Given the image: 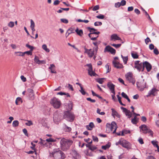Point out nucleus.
Here are the masks:
<instances>
[{"label":"nucleus","instance_id":"obj_50","mask_svg":"<svg viewBox=\"0 0 159 159\" xmlns=\"http://www.w3.org/2000/svg\"><path fill=\"white\" fill-rule=\"evenodd\" d=\"M96 17L98 19H102L104 18V16L103 15L100 14L99 15L96 16Z\"/></svg>","mask_w":159,"mask_h":159},{"label":"nucleus","instance_id":"obj_28","mask_svg":"<svg viewBox=\"0 0 159 159\" xmlns=\"http://www.w3.org/2000/svg\"><path fill=\"white\" fill-rule=\"evenodd\" d=\"M75 31L77 33V34L80 36H81L83 34V31L82 30H79L78 28L75 30Z\"/></svg>","mask_w":159,"mask_h":159},{"label":"nucleus","instance_id":"obj_5","mask_svg":"<svg viewBox=\"0 0 159 159\" xmlns=\"http://www.w3.org/2000/svg\"><path fill=\"white\" fill-rule=\"evenodd\" d=\"M51 103L56 109L59 108L61 104L60 101L55 98L52 99Z\"/></svg>","mask_w":159,"mask_h":159},{"label":"nucleus","instance_id":"obj_55","mask_svg":"<svg viewBox=\"0 0 159 159\" xmlns=\"http://www.w3.org/2000/svg\"><path fill=\"white\" fill-rule=\"evenodd\" d=\"M86 99L88 101H89L91 102L94 103L96 102L95 100L91 99L90 98H87Z\"/></svg>","mask_w":159,"mask_h":159},{"label":"nucleus","instance_id":"obj_8","mask_svg":"<svg viewBox=\"0 0 159 159\" xmlns=\"http://www.w3.org/2000/svg\"><path fill=\"white\" fill-rule=\"evenodd\" d=\"M107 86L109 88L111 93L114 94H115V85L113 84L111 82H108L107 84Z\"/></svg>","mask_w":159,"mask_h":159},{"label":"nucleus","instance_id":"obj_37","mask_svg":"<svg viewBox=\"0 0 159 159\" xmlns=\"http://www.w3.org/2000/svg\"><path fill=\"white\" fill-rule=\"evenodd\" d=\"M88 72L89 75L91 76H95L97 75V74H96V73L94 71H93V70H92L91 71H88Z\"/></svg>","mask_w":159,"mask_h":159},{"label":"nucleus","instance_id":"obj_11","mask_svg":"<svg viewBox=\"0 0 159 159\" xmlns=\"http://www.w3.org/2000/svg\"><path fill=\"white\" fill-rule=\"evenodd\" d=\"M84 49L85 52L87 53L89 57L90 58L93 57L95 54V52L92 50V49H88L86 48H84Z\"/></svg>","mask_w":159,"mask_h":159},{"label":"nucleus","instance_id":"obj_42","mask_svg":"<svg viewBox=\"0 0 159 159\" xmlns=\"http://www.w3.org/2000/svg\"><path fill=\"white\" fill-rule=\"evenodd\" d=\"M87 66L89 68L88 70V72L91 71L92 70H93L92 66L91 64H88L87 65Z\"/></svg>","mask_w":159,"mask_h":159},{"label":"nucleus","instance_id":"obj_57","mask_svg":"<svg viewBox=\"0 0 159 159\" xmlns=\"http://www.w3.org/2000/svg\"><path fill=\"white\" fill-rule=\"evenodd\" d=\"M153 52L156 55H157L159 54L157 48H155L154 49Z\"/></svg>","mask_w":159,"mask_h":159},{"label":"nucleus","instance_id":"obj_63","mask_svg":"<svg viewBox=\"0 0 159 159\" xmlns=\"http://www.w3.org/2000/svg\"><path fill=\"white\" fill-rule=\"evenodd\" d=\"M121 95L123 98H124L126 99L128 97L127 95L125 93H124L123 92L122 93Z\"/></svg>","mask_w":159,"mask_h":159},{"label":"nucleus","instance_id":"obj_44","mask_svg":"<svg viewBox=\"0 0 159 159\" xmlns=\"http://www.w3.org/2000/svg\"><path fill=\"white\" fill-rule=\"evenodd\" d=\"M157 141H152L151 142V143L155 147H156L157 148H158V145L157 144Z\"/></svg>","mask_w":159,"mask_h":159},{"label":"nucleus","instance_id":"obj_15","mask_svg":"<svg viewBox=\"0 0 159 159\" xmlns=\"http://www.w3.org/2000/svg\"><path fill=\"white\" fill-rule=\"evenodd\" d=\"M143 66H144V67L146 68L148 72L150 71L152 69V66L147 61L143 62Z\"/></svg>","mask_w":159,"mask_h":159},{"label":"nucleus","instance_id":"obj_12","mask_svg":"<svg viewBox=\"0 0 159 159\" xmlns=\"http://www.w3.org/2000/svg\"><path fill=\"white\" fill-rule=\"evenodd\" d=\"M70 153L72 157L75 159H79L80 157V155L77 153L76 151L74 149L71 151Z\"/></svg>","mask_w":159,"mask_h":159},{"label":"nucleus","instance_id":"obj_30","mask_svg":"<svg viewBox=\"0 0 159 159\" xmlns=\"http://www.w3.org/2000/svg\"><path fill=\"white\" fill-rule=\"evenodd\" d=\"M111 145V143H108L106 145L102 146V148L105 150L109 148L110 147Z\"/></svg>","mask_w":159,"mask_h":159},{"label":"nucleus","instance_id":"obj_6","mask_svg":"<svg viewBox=\"0 0 159 159\" xmlns=\"http://www.w3.org/2000/svg\"><path fill=\"white\" fill-rule=\"evenodd\" d=\"M139 128L140 129V131H142L143 133L144 134L148 133L152 136L153 132L147 127L146 125H142L139 127Z\"/></svg>","mask_w":159,"mask_h":159},{"label":"nucleus","instance_id":"obj_45","mask_svg":"<svg viewBox=\"0 0 159 159\" xmlns=\"http://www.w3.org/2000/svg\"><path fill=\"white\" fill-rule=\"evenodd\" d=\"M74 31V28H71L69 29L68 30V31H70V32L69 33L68 35H69V34H70L71 33H74L75 32Z\"/></svg>","mask_w":159,"mask_h":159},{"label":"nucleus","instance_id":"obj_54","mask_svg":"<svg viewBox=\"0 0 159 159\" xmlns=\"http://www.w3.org/2000/svg\"><path fill=\"white\" fill-rule=\"evenodd\" d=\"M99 8V7L98 5H96L93 8V10L95 11L98 10Z\"/></svg>","mask_w":159,"mask_h":159},{"label":"nucleus","instance_id":"obj_2","mask_svg":"<svg viewBox=\"0 0 159 159\" xmlns=\"http://www.w3.org/2000/svg\"><path fill=\"white\" fill-rule=\"evenodd\" d=\"M116 145L120 144L128 149H130L131 147V144L129 142L122 139H120L118 142H116Z\"/></svg>","mask_w":159,"mask_h":159},{"label":"nucleus","instance_id":"obj_59","mask_svg":"<svg viewBox=\"0 0 159 159\" xmlns=\"http://www.w3.org/2000/svg\"><path fill=\"white\" fill-rule=\"evenodd\" d=\"M23 132L25 134L26 136H28V134L27 133V131L26 129H23Z\"/></svg>","mask_w":159,"mask_h":159},{"label":"nucleus","instance_id":"obj_24","mask_svg":"<svg viewBox=\"0 0 159 159\" xmlns=\"http://www.w3.org/2000/svg\"><path fill=\"white\" fill-rule=\"evenodd\" d=\"M111 115L114 117L116 116L118 118L120 117V115L113 108H111Z\"/></svg>","mask_w":159,"mask_h":159},{"label":"nucleus","instance_id":"obj_22","mask_svg":"<svg viewBox=\"0 0 159 159\" xmlns=\"http://www.w3.org/2000/svg\"><path fill=\"white\" fill-rule=\"evenodd\" d=\"M87 28L90 32V33L89 34L88 36L90 38H91L92 37V35L95 34V31H97V30L93 28H91L90 27H88Z\"/></svg>","mask_w":159,"mask_h":159},{"label":"nucleus","instance_id":"obj_56","mask_svg":"<svg viewBox=\"0 0 159 159\" xmlns=\"http://www.w3.org/2000/svg\"><path fill=\"white\" fill-rule=\"evenodd\" d=\"M31 144L32 145V147H31L30 148L34 151L36 150V149L35 148V144H34L33 142H31Z\"/></svg>","mask_w":159,"mask_h":159},{"label":"nucleus","instance_id":"obj_41","mask_svg":"<svg viewBox=\"0 0 159 159\" xmlns=\"http://www.w3.org/2000/svg\"><path fill=\"white\" fill-rule=\"evenodd\" d=\"M111 46L115 47V48H119L121 45V44H111Z\"/></svg>","mask_w":159,"mask_h":159},{"label":"nucleus","instance_id":"obj_14","mask_svg":"<svg viewBox=\"0 0 159 159\" xmlns=\"http://www.w3.org/2000/svg\"><path fill=\"white\" fill-rule=\"evenodd\" d=\"M121 109L123 111L125 112V115L128 118H130L131 117V114L129 110H127L125 108L123 107H121Z\"/></svg>","mask_w":159,"mask_h":159},{"label":"nucleus","instance_id":"obj_20","mask_svg":"<svg viewBox=\"0 0 159 159\" xmlns=\"http://www.w3.org/2000/svg\"><path fill=\"white\" fill-rule=\"evenodd\" d=\"M111 125V129L112 131H113V133H115L116 132V129L117 128V125L116 123L114 121H112L110 124Z\"/></svg>","mask_w":159,"mask_h":159},{"label":"nucleus","instance_id":"obj_19","mask_svg":"<svg viewBox=\"0 0 159 159\" xmlns=\"http://www.w3.org/2000/svg\"><path fill=\"white\" fill-rule=\"evenodd\" d=\"M34 61L36 63L38 64H41L46 63L45 61L44 60H39V57L37 56H35Z\"/></svg>","mask_w":159,"mask_h":159},{"label":"nucleus","instance_id":"obj_18","mask_svg":"<svg viewBox=\"0 0 159 159\" xmlns=\"http://www.w3.org/2000/svg\"><path fill=\"white\" fill-rule=\"evenodd\" d=\"M112 63L114 67L117 69L122 68L123 67V65L118 62L113 61H112Z\"/></svg>","mask_w":159,"mask_h":159},{"label":"nucleus","instance_id":"obj_4","mask_svg":"<svg viewBox=\"0 0 159 159\" xmlns=\"http://www.w3.org/2000/svg\"><path fill=\"white\" fill-rule=\"evenodd\" d=\"M137 85L141 91H143L144 88L147 87L146 83L143 79L140 80L139 81L137 82Z\"/></svg>","mask_w":159,"mask_h":159},{"label":"nucleus","instance_id":"obj_43","mask_svg":"<svg viewBox=\"0 0 159 159\" xmlns=\"http://www.w3.org/2000/svg\"><path fill=\"white\" fill-rule=\"evenodd\" d=\"M28 122H26L25 124L27 126H30L33 125V123L31 121V120H27Z\"/></svg>","mask_w":159,"mask_h":159},{"label":"nucleus","instance_id":"obj_58","mask_svg":"<svg viewBox=\"0 0 159 159\" xmlns=\"http://www.w3.org/2000/svg\"><path fill=\"white\" fill-rule=\"evenodd\" d=\"M121 6V4L119 2L116 3L115 4V6L116 8H118Z\"/></svg>","mask_w":159,"mask_h":159},{"label":"nucleus","instance_id":"obj_32","mask_svg":"<svg viewBox=\"0 0 159 159\" xmlns=\"http://www.w3.org/2000/svg\"><path fill=\"white\" fill-rule=\"evenodd\" d=\"M64 130L66 132H69L71 130V129L70 127H68L66 124L64 125Z\"/></svg>","mask_w":159,"mask_h":159},{"label":"nucleus","instance_id":"obj_7","mask_svg":"<svg viewBox=\"0 0 159 159\" xmlns=\"http://www.w3.org/2000/svg\"><path fill=\"white\" fill-rule=\"evenodd\" d=\"M125 76L126 79L130 82L132 83L133 84H134L135 81L133 77V75L131 73L129 72L127 73L126 75Z\"/></svg>","mask_w":159,"mask_h":159},{"label":"nucleus","instance_id":"obj_16","mask_svg":"<svg viewBox=\"0 0 159 159\" xmlns=\"http://www.w3.org/2000/svg\"><path fill=\"white\" fill-rule=\"evenodd\" d=\"M121 40V38L118 37L117 34H115L111 35L110 37V40L111 41H115Z\"/></svg>","mask_w":159,"mask_h":159},{"label":"nucleus","instance_id":"obj_1","mask_svg":"<svg viewBox=\"0 0 159 159\" xmlns=\"http://www.w3.org/2000/svg\"><path fill=\"white\" fill-rule=\"evenodd\" d=\"M72 143L73 141L71 140L62 139L60 141L61 149L63 151L68 149Z\"/></svg>","mask_w":159,"mask_h":159},{"label":"nucleus","instance_id":"obj_21","mask_svg":"<svg viewBox=\"0 0 159 159\" xmlns=\"http://www.w3.org/2000/svg\"><path fill=\"white\" fill-rule=\"evenodd\" d=\"M27 92L28 93L29 96L31 99H34V93H33V90L31 89H28L27 90Z\"/></svg>","mask_w":159,"mask_h":159},{"label":"nucleus","instance_id":"obj_29","mask_svg":"<svg viewBox=\"0 0 159 159\" xmlns=\"http://www.w3.org/2000/svg\"><path fill=\"white\" fill-rule=\"evenodd\" d=\"M156 91V89L155 88H153L151 90H150L148 93V95L147 96V97L150 96L152 95H155L154 93Z\"/></svg>","mask_w":159,"mask_h":159},{"label":"nucleus","instance_id":"obj_47","mask_svg":"<svg viewBox=\"0 0 159 159\" xmlns=\"http://www.w3.org/2000/svg\"><path fill=\"white\" fill-rule=\"evenodd\" d=\"M30 28H33L35 27V24L34 21L32 20H30Z\"/></svg>","mask_w":159,"mask_h":159},{"label":"nucleus","instance_id":"obj_64","mask_svg":"<svg viewBox=\"0 0 159 159\" xmlns=\"http://www.w3.org/2000/svg\"><path fill=\"white\" fill-rule=\"evenodd\" d=\"M151 40L148 37H147L145 39V42L146 44H148V43L149 42H150Z\"/></svg>","mask_w":159,"mask_h":159},{"label":"nucleus","instance_id":"obj_25","mask_svg":"<svg viewBox=\"0 0 159 159\" xmlns=\"http://www.w3.org/2000/svg\"><path fill=\"white\" fill-rule=\"evenodd\" d=\"M55 66L54 64H52L50 65L49 69L50 70L51 72L52 73H56L57 72L55 70Z\"/></svg>","mask_w":159,"mask_h":159},{"label":"nucleus","instance_id":"obj_48","mask_svg":"<svg viewBox=\"0 0 159 159\" xmlns=\"http://www.w3.org/2000/svg\"><path fill=\"white\" fill-rule=\"evenodd\" d=\"M32 52L31 51H29L24 52V55L25 54H26L28 55H32Z\"/></svg>","mask_w":159,"mask_h":159},{"label":"nucleus","instance_id":"obj_10","mask_svg":"<svg viewBox=\"0 0 159 159\" xmlns=\"http://www.w3.org/2000/svg\"><path fill=\"white\" fill-rule=\"evenodd\" d=\"M104 52H109L112 54H115L116 53V50L110 46L108 45L105 47Z\"/></svg>","mask_w":159,"mask_h":159},{"label":"nucleus","instance_id":"obj_40","mask_svg":"<svg viewBox=\"0 0 159 159\" xmlns=\"http://www.w3.org/2000/svg\"><path fill=\"white\" fill-rule=\"evenodd\" d=\"M26 46L29 48L30 49V51H32L34 48L33 47L30 46L28 44H26Z\"/></svg>","mask_w":159,"mask_h":159},{"label":"nucleus","instance_id":"obj_31","mask_svg":"<svg viewBox=\"0 0 159 159\" xmlns=\"http://www.w3.org/2000/svg\"><path fill=\"white\" fill-rule=\"evenodd\" d=\"M139 119L136 116L134 117L131 120V122L134 124H136L138 121Z\"/></svg>","mask_w":159,"mask_h":159},{"label":"nucleus","instance_id":"obj_38","mask_svg":"<svg viewBox=\"0 0 159 159\" xmlns=\"http://www.w3.org/2000/svg\"><path fill=\"white\" fill-rule=\"evenodd\" d=\"M15 54H18L17 55V56H24V52H15Z\"/></svg>","mask_w":159,"mask_h":159},{"label":"nucleus","instance_id":"obj_33","mask_svg":"<svg viewBox=\"0 0 159 159\" xmlns=\"http://www.w3.org/2000/svg\"><path fill=\"white\" fill-rule=\"evenodd\" d=\"M131 54L132 57L134 59H137L139 57V56L136 52H131Z\"/></svg>","mask_w":159,"mask_h":159},{"label":"nucleus","instance_id":"obj_39","mask_svg":"<svg viewBox=\"0 0 159 159\" xmlns=\"http://www.w3.org/2000/svg\"><path fill=\"white\" fill-rule=\"evenodd\" d=\"M104 78H99L97 80V81L100 84H102L103 82V80Z\"/></svg>","mask_w":159,"mask_h":159},{"label":"nucleus","instance_id":"obj_23","mask_svg":"<svg viewBox=\"0 0 159 159\" xmlns=\"http://www.w3.org/2000/svg\"><path fill=\"white\" fill-rule=\"evenodd\" d=\"M55 154L60 157L61 159H64L66 157L65 155L61 151H59L55 153Z\"/></svg>","mask_w":159,"mask_h":159},{"label":"nucleus","instance_id":"obj_52","mask_svg":"<svg viewBox=\"0 0 159 159\" xmlns=\"http://www.w3.org/2000/svg\"><path fill=\"white\" fill-rule=\"evenodd\" d=\"M61 20L62 22L66 24L68 23V20L65 19H61Z\"/></svg>","mask_w":159,"mask_h":159},{"label":"nucleus","instance_id":"obj_35","mask_svg":"<svg viewBox=\"0 0 159 159\" xmlns=\"http://www.w3.org/2000/svg\"><path fill=\"white\" fill-rule=\"evenodd\" d=\"M19 122L17 120L14 121L12 122V126L13 127H16L19 125Z\"/></svg>","mask_w":159,"mask_h":159},{"label":"nucleus","instance_id":"obj_13","mask_svg":"<svg viewBox=\"0 0 159 159\" xmlns=\"http://www.w3.org/2000/svg\"><path fill=\"white\" fill-rule=\"evenodd\" d=\"M61 119V116L58 115L57 113H55L53 115V120L55 123H57Z\"/></svg>","mask_w":159,"mask_h":159},{"label":"nucleus","instance_id":"obj_17","mask_svg":"<svg viewBox=\"0 0 159 159\" xmlns=\"http://www.w3.org/2000/svg\"><path fill=\"white\" fill-rule=\"evenodd\" d=\"M134 67L136 69L139 71H143L144 70L143 63H140V64H138L137 65L134 66Z\"/></svg>","mask_w":159,"mask_h":159},{"label":"nucleus","instance_id":"obj_46","mask_svg":"<svg viewBox=\"0 0 159 159\" xmlns=\"http://www.w3.org/2000/svg\"><path fill=\"white\" fill-rule=\"evenodd\" d=\"M8 25L9 27H10L11 28H12L14 25V22H12V21H10L8 24Z\"/></svg>","mask_w":159,"mask_h":159},{"label":"nucleus","instance_id":"obj_62","mask_svg":"<svg viewBox=\"0 0 159 159\" xmlns=\"http://www.w3.org/2000/svg\"><path fill=\"white\" fill-rule=\"evenodd\" d=\"M20 78L21 80L24 82H25L26 80V79L25 77L23 75H21L20 76Z\"/></svg>","mask_w":159,"mask_h":159},{"label":"nucleus","instance_id":"obj_36","mask_svg":"<svg viewBox=\"0 0 159 159\" xmlns=\"http://www.w3.org/2000/svg\"><path fill=\"white\" fill-rule=\"evenodd\" d=\"M121 57L122 58L123 62L125 64H126L127 61L128 60V58L127 57H123L122 55H121Z\"/></svg>","mask_w":159,"mask_h":159},{"label":"nucleus","instance_id":"obj_60","mask_svg":"<svg viewBox=\"0 0 159 159\" xmlns=\"http://www.w3.org/2000/svg\"><path fill=\"white\" fill-rule=\"evenodd\" d=\"M60 2L58 0H56L54 1L53 3L54 5H57Z\"/></svg>","mask_w":159,"mask_h":159},{"label":"nucleus","instance_id":"obj_9","mask_svg":"<svg viewBox=\"0 0 159 159\" xmlns=\"http://www.w3.org/2000/svg\"><path fill=\"white\" fill-rule=\"evenodd\" d=\"M104 52H109L112 54H115L116 53V50L110 46L108 45L105 47Z\"/></svg>","mask_w":159,"mask_h":159},{"label":"nucleus","instance_id":"obj_26","mask_svg":"<svg viewBox=\"0 0 159 159\" xmlns=\"http://www.w3.org/2000/svg\"><path fill=\"white\" fill-rule=\"evenodd\" d=\"M94 127V124L93 122H91L89 123V124L86 125V128L88 130H92L93 127Z\"/></svg>","mask_w":159,"mask_h":159},{"label":"nucleus","instance_id":"obj_3","mask_svg":"<svg viewBox=\"0 0 159 159\" xmlns=\"http://www.w3.org/2000/svg\"><path fill=\"white\" fill-rule=\"evenodd\" d=\"M63 117L67 121L72 122L74 120L75 116L74 114L69 111H66L64 112Z\"/></svg>","mask_w":159,"mask_h":159},{"label":"nucleus","instance_id":"obj_27","mask_svg":"<svg viewBox=\"0 0 159 159\" xmlns=\"http://www.w3.org/2000/svg\"><path fill=\"white\" fill-rule=\"evenodd\" d=\"M111 127V125L109 123L107 124L106 125V131L107 133H110L112 131Z\"/></svg>","mask_w":159,"mask_h":159},{"label":"nucleus","instance_id":"obj_51","mask_svg":"<svg viewBox=\"0 0 159 159\" xmlns=\"http://www.w3.org/2000/svg\"><path fill=\"white\" fill-rule=\"evenodd\" d=\"M80 90V91L81 92V93L83 95H84L85 94L86 92L84 91V89L83 87H81Z\"/></svg>","mask_w":159,"mask_h":159},{"label":"nucleus","instance_id":"obj_61","mask_svg":"<svg viewBox=\"0 0 159 159\" xmlns=\"http://www.w3.org/2000/svg\"><path fill=\"white\" fill-rule=\"evenodd\" d=\"M68 88L69 89H70L72 91L74 90V89L72 85H71L70 84H68Z\"/></svg>","mask_w":159,"mask_h":159},{"label":"nucleus","instance_id":"obj_53","mask_svg":"<svg viewBox=\"0 0 159 159\" xmlns=\"http://www.w3.org/2000/svg\"><path fill=\"white\" fill-rule=\"evenodd\" d=\"M92 138L93 139V141H94L95 142H98V139L96 136H92Z\"/></svg>","mask_w":159,"mask_h":159},{"label":"nucleus","instance_id":"obj_34","mask_svg":"<svg viewBox=\"0 0 159 159\" xmlns=\"http://www.w3.org/2000/svg\"><path fill=\"white\" fill-rule=\"evenodd\" d=\"M42 48L46 52H49L50 50L47 48V46L45 44H44L42 46Z\"/></svg>","mask_w":159,"mask_h":159},{"label":"nucleus","instance_id":"obj_49","mask_svg":"<svg viewBox=\"0 0 159 159\" xmlns=\"http://www.w3.org/2000/svg\"><path fill=\"white\" fill-rule=\"evenodd\" d=\"M102 23L101 22L98 21L94 23V25L95 26H98L99 25H101Z\"/></svg>","mask_w":159,"mask_h":159}]
</instances>
